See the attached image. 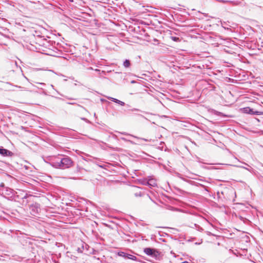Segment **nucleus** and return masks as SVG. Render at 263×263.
<instances>
[{
	"mask_svg": "<svg viewBox=\"0 0 263 263\" xmlns=\"http://www.w3.org/2000/svg\"><path fill=\"white\" fill-rule=\"evenodd\" d=\"M58 165L61 168L65 169L72 166V162L70 158H64L58 163Z\"/></svg>",
	"mask_w": 263,
	"mask_h": 263,
	"instance_id": "obj_1",
	"label": "nucleus"
},
{
	"mask_svg": "<svg viewBox=\"0 0 263 263\" xmlns=\"http://www.w3.org/2000/svg\"><path fill=\"white\" fill-rule=\"evenodd\" d=\"M144 252L146 255L155 258H157L160 255V253L157 250L150 248H145Z\"/></svg>",
	"mask_w": 263,
	"mask_h": 263,
	"instance_id": "obj_2",
	"label": "nucleus"
},
{
	"mask_svg": "<svg viewBox=\"0 0 263 263\" xmlns=\"http://www.w3.org/2000/svg\"><path fill=\"white\" fill-rule=\"evenodd\" d=\"M241 111L243 113L250 114L252 115H262L263 112L258 111H254L253 109L250 108L249 107H244L240 109Z\"/></svg>",
	"mask_w": 263,
	"mask_h": 263,
	"instance_id": "obj_3",
	"label": "nucleus"
},
{
	"mask_svg": "<svg viewBox=\"0 0 263 263\" xmlns=\"http://www.w3.org/2000/svg\"><path fill=\"white\" fill-rule=\"evenodd\" d=\"M8 152V151L6 149L0 148V154H2V155H7Z\"/></svg>",
	"mask_w": 263,
	"mask_h": 263,
	"instance_id": "obj_4",
	"label": "nucleus"
},
{
	"mask_svg": "<svg viewBox=\"0 0 263 263\" xmlns=\"http://www.w3.org/2000/svg\"><path fill=\"white\" fill-rule=\"evenodd\" d=\"M123 65L125 67H129L130 65V61L128 60H126L123 63Z\"/></svg>",
	"mask_w": 263,
	"mask_h": 263,
	"instance_id": "obj_5",
	"label": "nucleus"
},
{
	"mask_svg": "<svg viewBox=\"0 0 263 263\" xmlns=\"http://www.w3.org/2000/svg\"><path fill=\"white\" fill-rule=\"evenodd\" d=\"M126 258L130 259L133 260H136L137 259V257L136 256L130 254H127Z\"/></svg>",
	"mask_w": 263,
	"mask_h": 263,
	"instance_id": "obj_6",
	"label": "nucleus"
},
{
	"mask_svg": "<svg viewBox=\"0 0 263 263\" xmlns=\"http://www.w3.org/2000/svg\"><path fill=\"white\" fill-rule=\"evenodd\" d=\"M127 254H125V253L123 252H119L118 255L120 256L126 257Z\"/></svg>",
	"mask_w": 263,
	"mask_h": 263,
	"instance_id": "obj_7",
	"label": "nucleus"
},
{
	"mask_svg": "<svg viewBox=\"0 0 263 263\" xmlns=\"http://www.w3.org/2000/svg\"><path fill=\"white\" fill-rule=\"evenodd\" d=\"M115 102H117V101H119L117 99H115Z\"/></svg>",
	"mask_w": 263,
	"mask_h": 263,
	"instance_id": "obj_8",
	"label": "nucleus"
},
{
	"mask_svg": "<svg viewBox=\"0 0 263 263\" xmlns=\"http://www.w3.org/2000/svg\"><path fill=\"white\" fill-rule=\"evenodd\" d=\"M182 263H189L188 262H186V261H185V262H183Z\"/></svg>",
	"mask_w": 263,
	"mask_h": 263,
	"instance_id": "obj_9",
	"label": "nucleus"
}]
</instances>
